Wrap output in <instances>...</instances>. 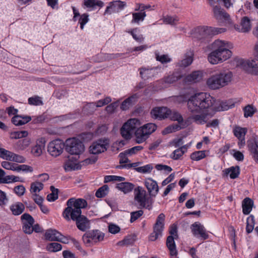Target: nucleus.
Wrapping results in <instances>:
<instances>
[{
  "label": "nucleus",
  "mask_w": 258,
  "mask_h": 258,
  "mask_svg": "<svg viewBox=\"0 0 258 258\" xmlns=\"http://www.w3.org/2000/svg\"><path fill=\"white\" fill-rule=\"evenodd\" d=\"M216 100L209 94L200 92L191 95L187 101L189 112L187 121L195 124L206 122L210 112L216 109Z\"/></svg>",
  "instance_id": "f257e3e1"
},
{
  "label": "nucleus",
  "mask_w": 258,
  "mask_h": 258,
  "mask_svg": "<svg viewBox=\"0 0 258 258\" xmlns=\"http://www.w3.org/2000/svg\"><path fill=\"white\" fill-rule=\"evenodd\" d=\"M87 205V202L84 199H70L67 201L68 207L64 210L62 216L67 221L71 219L76 221L77 228L85 231L89 228V223L87 218L81 215V209L85 208Z\"/></svg>",
  "instance_id": "f03ea898"
},
{
  "label": "nucleus",
  "mask_w": 258,
  "mask_h": 258,
  "mask_svg": "<svg viewBox=\"0 0 258 258\" xmlns=\"http://www.w3.org/2000/svg\"><path fill=\"white\" fill-rule=\"evenodd\" d=\"M214 50L208 55V59L209 62L213 64L221 63L232 55L230 49L232 48V45L227 42L220 40H215L213 43Z\"/></svg>",
  "instance_id": "7ed1b4c3"
},
{
  "label": "nucleus",
  "mask_w": 258,
  "mask_h": 258,
  "mask_svg": "<svg viewBox=\"0 0 258 258\" xmlns=\"http://www.w3.org/2000/svg\"><path fill=\"white\" fill-rule=\"evenodd\" d=\"M226 31L225 28H214L208 26H199L192 31L191 35L193 38L202 39L207 36L216 35Z\"/></svg>",
  "instance_id": "20e7f679"
},
{
  "label": "nucleus",
  "mask_w": 258,
  "mask_h": 258,
  "mask_svg": "<svg viewBox=\"0 0 258 258\" xmlns=\"http://www.w3.org/2000/svg\"><path fill=\"white\" fill-rule=\"evenodd\" d=\"M157 126L155 124L149 123L143 126L138 128L135 132V140L137 143L141 144L144 142L149 136L155 132Z\"/></svg>",
  "instance_id": "39448f33"
},
{
  "label": "nucleus",
  "mask_w": 258,
  "mask_h": 258,
  "mask_svg": "<svg viewBox=\"0 0 258 258\" xmlns=\"http://www.w3.org/2000/svg\"><path fill=\"white\" fill-rule=\"evenodd\" d=\"M135 201L141 208L150 209L152 202L147 196L146 191L141 186H138L134 190Z\"/></svg>",
  "instance_id": "423d86ee"
},
{
  "label": "nucleus",
  "mask_w": 258,
  "mask_h": 258,
  "mask_svg": "<svg viewBox=\"0 0 258 258\" xmlns=\"http://www.w3.org/2000/svg\"><path fill=\"white\" fill-rule=\"evenodd\" d=\"M66 143V150L71 155H79L84 151V144L76 138L68 139Z\"/></svg>",
  "instance_id": "0eeeda50"
},
{
  "label": "nucleus",
  "mask_w": 258,
  "mask_h": 258,
  "mask_svg": "<svg viewBox=\"0 0 258 258\" xmlns=\"http://www.w3.org/2000/svg\"><path fill=\"white\" fill-rule=\"evenodd\" d=\"M140 125V120L137 118H131L128 120L120 129L122 137L126 140L130 139L135 130Z\"/></svg>",
  "instance_id": "6e6552de"
},
{
  "label": "nucleus",
  "mask_w": 258,
  "mask_h": 258,
  "mask_svg": "<svg viewBox=\"0 0 258 258\" xmlns=\"http://www.w3.org/2000/svg\"><path fill=\"white\" fill-rule=\"evenodd\" d=\"M165 215L163 213L160 214L156 219V223L153 227V232L149 236L150 241H154L162 236V233L164 229Z\"/></svg>",
  "instance_id": "1a4fd4ad"
},
{
  "label": "nucleus",
  "mask_w": 258,
  "mask_h": 258,
  "mask_svg": "<svg viewBox=\"0 0 258 258\" xmlns=\"http://www.w3.org/2000/svg\"><path fill=\"white\" fill-rule=\"evenodd\" d=\"M109 145V141L107 138H102L93 142L89 147V152L97 155L106 151Z\"/></svg>",
  "instance_id": "9d476101"
},
{
  "label": "nucleus",
  "mask_w": 258,
  "mask_h": 258,
  "mask_svg": "<svg viewBox=\"0 0 258 258\" xmlns=\"http://www.w3.org/2000/svg\"><path fill=\"white\" fill-rule=\"evenodd\" d=\"M104 234L98 230L86 233L83 236V240L86 244H93L103 240Z\"/></svg>",
  "instance_id": "9b49d317"
},
{
  "label": "nucleus",
  "mask_w": 258,
  "mask_h": 258,
  "mask_svg": "<svg viewBox=\"0 0 258 258\" xmlns=\"http://www.w3.org/2000/svg\"><path fill=\"white\" fill-rule=\"evenodd\" d=\"M64 147L63 142L60 140H55L50 142L48 145V152L53 157H57L63 152Z\"/></svg>",
  "instance_id": "f8f14e48"
},
{
  "label": "nucleus",
  "mask_w": 258,
  "mask_h": 258,
  "mask_svg": "<svg viewBox=\"0 0 258 258\" xmlns=\"http://www.w3.org/2000/svg\"><path fill=\"white\" fill-rule=\"evenodd\" d=\"M190 229L193 235L202 240L209 238V234L205 227L200 222H196L190 226Z\"/></svg>",
  "instance_id": "ddd939ff"
},
{
  "label": "nucleus",
  "mask_w": 258,
  "mask_h": 258,
  "mask_svg": "<svg viewBox=\"0 0 258 258\" xmlns=\"http://www.w3.org/2000/svg\"><path fill=\"white\" fill-rule=\"evenodd\" d=\"M140 74L143 79L148 80L156 77L161 72L160 67L141 68L139 69Z\"/></svg>",
  "instance_id": "4468645a"
},
{
  "label": "nucleus",
  "mask_w": 258,
  "mask_h": 258,
  "mask_svg": "<svg viewBox=\"0 0 258 258\" xmlns=\"http://www.w3.org/2000/svg\"><path fill=\"white\" fill-rule=\"evenodd\" d=\"M247 132L245 127L239 126H235L233 129L234 135L238 139V146L240 149L242 148L245 145V136Z\"/></svg>",
  "instance_id": "2eb2a0df"
},
{
  "label": "nucleus",
  "mask_w": 258,
  "mask_h": 258,
  "mask_svg": "<svg viewBox=\"0 0 258 258\" xmlns=\"http://www.w3.org/2000/svg\"><path fill=\"white\" fill-rule=\"evenodd\" d=\"M23 221V229L25 233L31 234L33 232V225L34 223L33 218L29 214L25 213L21 216Z\"/></svg>",
  "instance_id": "dca6fc26"
},
{
  "label": "nucleus",
  "mask_w": 258,
  "mask_h": 258,
  "mask_svg": "<svg viewBox=\"0 0 258 258\" xmlns=\"http://www.w3.org/2000/svg\"><path fill=\"white\" fill-rule=\"evenodd\" d=\"M125 5L126 4L125 2L120 1H115L110 2L104 13L105 14H111L113 13H117L123 9Z\"/></svg>",
  "instance_id": "f3484780"
},
{
  "label": "nucleus",
  "mask_w": 258,
  "mask_h": 258,
  "mask_svg": "<svg viewBox=\"0 0 258 258\" xmlns=\"http://www.w3.org/2000/svg\"><path fill=\"white\" fill-rule=\"evenodd\" d=\"M241 65L247 72L252 74L258 75V65L254 60H243Z\"/></svg>",
  "instance_id": "a211bd4d"
},
{
  "label": "nucleus",
  "mask_w": 258,
  "mask_h": 258,
  "mask_svg": "<svg viewBox=\"0 0 258 258\" xmlns=\"http://www.w3.org/2000/svg\"><path fill=\"white\" fill-rule=\"evenodd\" d=\"M168 112H170V109L166 107H159L153 108L151 112V115L155 118H167Z\"/></svg>",
  "instance_id": "6ab92c4d"
},
{
  "label": "nucleus",
  "mask_w": 258,
  "mask_h": 258,
  "mask_svg": "<svg viewBox=\"0 0 258 258\" xmlns=\"http://www.w3.org/2000/svg\"><path fill=\"white\" fill-rule=\"evenodd\" d=\"M217 74L222 87L228 85L233 78L232 73L228 70L222 71Z\"/></svg>",
  "instance_id": "aec40b11"
},
{
  "label": "nucleus",
  "mask_w": 258,
  "mask_h": 258,
  "mask_svg": "<svg viewBox=\"0 0 258 258\" xmlns=\"http://www.w3.org/2000/svg\"><path fill=\"white\" fill-rule=\"evenodd\" d=\"M64 168L67 171L78 170L81 169V165L77 163L76 158L69 156L64 164Z\"/></svg>",
  "instance_id": "412c9836"
},
{
  "label": "nucleus",
  "mask_w": 258,
  "mask_h": 258,
  "mask_svg": "<svg viewBox=\"0 0 258 258\" xmlns=\"http://www.w3.org/2000/svg\"><path fill=\"white\" fill-rule=\"evenodd\" d=\"M208 87L213 90H216L222 88V85L217 73L210 76L206 81Z\"/></svg>",
  "instance_id": "4be33fe9"
},
{
  "label": "nucleus",
  "mask_w": 258,
  "mask_h": 258,
  "mask_svg": "<svg viewBox=\"0 0 258 258\" xmlns=\"http://www.w3.org/2000/svg\"><path fill=\"white\" fill-rule=\"evenodd\" d=\"M145 185L147 188L149 192L152 196H155L158 194L159 187L157 182L151 178L146 179L145 181Z\"/></svg>",
  "instance_id": "5701e85b"
},
{
  "label": "nucleus",
  "mask_w": 258,
  "mask_h": 258,
  "mask_svg": "<svg viewBox=\"0 0 258 258\" xmlns=\"http://www.w3.org/2000/svg\"><path fill=\"white\" fill-rule=\"evenodd\" d=\"M45 141L44 138H40L36 141V145L32 147L31 153L36 157L40 156L44 149Z\"/></svg>",
  "instance_id": "b1692460"
},
{
  "label": "nucleus",
  "mask_w": 258,
  "mask_h": 258,
  "mask_svg": "<svg viewBox=\"0 0 258 258\" xmlns=\"http://www.w3.org/2000/svg\"><path fill=\"white\" fill-rule=\"evenodd\" d=\"M213 11L215 18L218 21H226L229 19V14L219 6L214 7Z\"/></svg>",
  "instance_id": "393cba45"
},
{
  "label": "nucleus",
  "mask_w": 258,
  "mask_h": 258,
  "mask_svg": "<svg viewBox=\"0 0 258 258\" xmlns=\"http://www.w3.org/2000/svg\"><path fill=\"white\" fill-rule=\"evenodd\" d=\"M234 28L239 32H248L251 29L250 20L247 17H243L241 19L240 25H235Z\"/></svg>",
  "instance_id": "a878e982"
},
{
  "label": "nucleus",
  "mask_w": 258,
  "mask_h": 258,
  "mask_svg": "<svg viewBox=\"0 0 258 258\" xmlns=\"http://www.w3.org/2000/svg\"><path fill=\"white\" fill-rule=\"evenodd\" d=\"M202 72L194 71L185 77L184 81L187 83H195L200 81L202 79Z\"/></svg>",
  "instance_id": "bb28decb"
},
{
  "label": "nucleus",
  "mask_w": 258,
  "mask_h": 258,
  "mask_svg": "<svg viewBox=\"0 0 258 258\" xmlns=\"http://www.w3.org/2000/svg\"><path fill=\"white\" fill-rule=\"evenodd\" d=\"M138 95L137 94H135L125 99L121 104L120 109L122 110H126L129 109L130 107L134 105L137 101L138 99Z\"/></svg>",
  "instance_id": "cd10ccee"
},
{
  "label": "nucleus",
  "mask_w": 258,
  "mask_h": 258,
  "mask_svg": "<svg viewBox=\"0 0 258 258\" xmlns=\"http://www.w3.org/2000/svg\"><path fill=\"white\" fill-rule=\"evenodd\" d=\"M181 77L182 75L180 72H174L164 77L162 79V81L165 84H171L180 80Z\"/></svg>",
  "instance_id": "c85d7f7f"
},
{
  "label": "nucleus",
  "mask_w": 258,
  "mask_h": 258,
  "mask_svg": "<svg viewBox=\"0 0 258 258\" xmlns=\"http://www.w3.org/2000/svg\"><path fill=\"white\" fill-rule=\"evenodd\" d=\"M248 147L253 160L258 164V142L256 141H250L248 143Z\"/></svg>",
  "instance_id": "c756f323"
},
{
  "label": "nucleus",
  "mask_w": 258,
  "mask_h": 258,
  "mask_svg": "<svg viewBox=\"0 0 258 258\" xmlns=\"http://www.w3.org/2000/svg\"><path fill=\"white\" fill-rule=\"evenodd\" d=\"M31 120L30 116L15 115L12 118V123L17 126L22 125L29 122Z\"/></svg>",
  "instance_id": "7c9ffc66"
},
{
  "label": "nucleus",
  "mask_w": 258,
  "mask_h": 258,
  "mask_svg": "<svg viewBox=\"0 0 258 258\" xmlns=\"http://www.w3.org/2000/svg\"><path fill=\"white\" fill-rule=\"evenodd\" d=\"M253 201L249 198H245L242 202V212L244 215H248L252 209Z\"/></svg>",
  "instance_id": "2f4dec72"
},
{
  "label": "nucleus",
  "mask_w": 258,
  "mask_h": 258,
  "mask_svg": "<svg viewBox=\"0 0 258 258\" xmlns=\"http://www.w3.org/2000/svg\"><path fill=\"white\" fill-rule=\"evenodd\" d=\"M60 233L55 229H49L46 231L44 237L45 239L49 241H56L59 240Z\"/></svg>",
  "instance_id": "473e14b6"
},
{
  "label": "nucleus",
  "mask_w": 258,
  "mask_h": 258,
  "mask_svg": "<svg viewBox=\"0 0 258 258\" xmlns=\"http://www.w3.org/2000/svg\"><path fill=\"white\" fill-rule=\"evenodd\" d=\"M194 53L191 51H188L184 55L185 58L178 62V66L185 68L189 66L193 61Z\"/></svg>",
  "instance_id": "72a5a7b5"
},
{
  "label": "nucleus",
  "mask_w": 258,
  "mask_h": 258,
  "mask_svg": "<svg viewBox=\"0 0 258 258\" xmlns=\"http://www.w3.org/2000/svg\"><path fill=\"white\" fill-rule=\"evenodd\" d=\"M116 188L125 194L131 192L134 189V184L131 182H124L116 184Z\"/></svg>",
  "instance_id": "f704fd0d"
},
{
  "label": "nucleus",
  "mask_w": 258,
  "mask_h": 258,
  "mask_svg": "<svg viewBox=\"0 0 258 258\" xmlns=\"http://www.w3.org/2000/svg\"><path fill=\"white\" fill-rule=\"evenodd\" d=\"M216 111V109H215L214 110H213V111L210 112V116L208 117V118L207 119V120H206V122L204 123L203 124H197L198 125L206 124L207 127H213L214 128L217 127L219 124V121L218 119H214L211 121H210V119L214 116Z\"/></svg>",
  "instance_id": "c9c22d12"
},
{
  "label": "nucleus",
  "mask_w": 258,
  "mask_h": 258,
  "mask_svg": "<svg viewBox=\"0 0 258 258\" xmlns=\"http://www.w3.org/2000/svg\"><path fill=\"white\" fill-rule=\"evenodd\" d=\"M166 245L171 256H175L177 254L176 245L173 236H168L167 238Z\"/></svg>",
  "instance_id": "e433bc0d"
},
{
  "label": "nucleus",
  "mask_w": 258,
  "mask_h": 258,
  "mask_svg": "<svg viewBox=\"0 0 258 258\" xmlns=\"http://www.w3.org/2000/svg\"><path fill=\"white\" fill-rule=\"evenodd\" d=\"M24 209V205L21 202L15 203L10 207V210L14 215H20L23 213Z\"/></svg>",
  "instance_id": "4c0bfd02"
},
{
  "label": "nucleus",
  "mask_w": 258,
  "mask_h": 258,
  "mask_svg": "<svg viewBox=\"0 0 258 258\" xmlns=\"http://www.w3.org/2000/svg\"><path fill=\"white\" fill-rule=\"evenodd\" d=\"M187 147L188 146L186 145H183L180 148L176 149L171 154L170 156L171 158L174 160L179 159L185 152H186Z\"/></svg>",
  "instance_id": "58836bf2"
},
{
  "label": "nucleus",
  "mask_w": 258,
  "mask_h": 258,
  "mask_svg": "<svg viewBox=\"0 0 258 258\" xmlns=\"http://www.w3.org/2000/svg\"><path fill=\"white\" fill-rule=\"evenodd\" d=\"M133 37V38L138 42L142 43L144 40L143 35L141 34L140 30L139 28H136L128 31Z\"/></svg>",
  "instance_id": "ea45409f"
},
{
  "label": "nucleus",
  "mask_w": 258,
  "mask_h": 258,
  "mask_svg": "<svg viewBox=\"0 0 258 258\" xmlns=\"http://www.w3.org/2000/svg\"><path fill=\"white\" fill-rule=\"evenodd\" d=\"M31 143L30 139L24 138L19 140L15 144V148L18 150H24L30 145Z\"/></svg>",
  "instance_id": "a19ab883"
},
{
  "label": "nucleus",
  "mask_w": 258,
  "mask_h": 258,
  "mask_svg": "<svg viewBox=\"0 0 258 258\" xmlns=\"http://www.w3.org/2000/svg\"><path fill=\"white\" fill-rule=\"evenodd\" d=\"M225 174H229L230 178L235 179L237 178L240 174V168L239 166H232L225 170Z\"/></svg>",
  "instance_id": "79ce46f5"
},
{
  "label": "nucleus",
  "mask_w": 258,
  "mask_h": 258,
  "mask_svg": "<svg viewBox=\"0 0 258 258\" xmlns=\"http://www.w3.org/2000/svg\"><path fill=\"white\" fill-rule=\"evenodd\" d=\"M111 100H112L110 97L107 96L104 99H100L96 102H91L89 103L88 105L90 107L95 106L96 107H100L110 103Z\"/></svg>",
  "instance_id": "37998d69"
},
{
  "label": "nucleus",
  "mask_w": 258,
  "mask_h": 258,
  "mask_svg": "<svg viewBox=\"0 0 258 258\" xmlns=\"http://www.w3.org/2000/svg\"><path fill=\"white\" fill-rule=\"evenodd\" d=\"M84 4L86 7L93 9L96 6L101 8L104 6V3L102 1L98 0H84Z\"/></svg>",
  "instance_id": "c03bdc74"
},
{
  "label": "nucleus",
  "mask_w": 258,
  "mask_h": 258,
  "mask_svg": "<svg viewBox=\"0 0 258 258\" xmlns=\"http://www.w3.org/2000/svg\"><path fill=\"white\" fill-rule=\"evenodd\" d=\"M146 16L145 12L134 13H133V19L131 21L132 23L139 24L140 21H143Z\"/></svg>",
  "instance_id": "a18cd8bd"
},
{
  "label": "nucleus",
  "mask_w": 258,
  "mask_h": 258,
  "mask_svg": "<svg viewBox=\"0 0 258 258\" xmlns=\"http://www.w3.org/2000/svg\"><path fill=\"white\" fill-rule=\"evenodd\" d=\"M124 54L121 53H102L100 54L102 57L101 61H108L119 57H121Z\"/></svg>",
  "instance_id": "49530a36"
},
{
  "label": "nucleus",
  "mask_w": 258,
  "mask_h": 258,
  "mask_svg": "<svg viewBox=\"0 0 258 258\" xmlns=\"http://www.w3.org/2000/svg\"><path fill=\"white\" fill-rule=\"evenodd\" d=\"M167 118L174 121H177L179 123L183 121V117L181 115L175 110H170V112H168Z\"/></svg>",
  "instance_id": "de8ad7c7"
},
{
  "label": "nucleus",
  "mask_w": 258,
  "mask_h": 258,
  "mask_svg": "<svg viewBox=\"0 0 258 258\" xmlns=\"http://www.w3.org/2000/svg\"><path fill=\"white\" fill-rule=\"evenodd\" d=\"M135 236L128 235L122 240L118 242V245L120 246H128L133 245L135 242Z\"/></svg>",
  "instance_id": "09e8293b"
},
{
  "label": "nucleus",
  "mask_w": 258,
  "mask_h": 258,
  "mask_svg": "<svg viewBox=\"0 0 258 258\" xmlns=\"http://www.w3.org/2000/svg\"><path fill=\"white\" fill-rule=\"evenodd\" d=\"M43 188V184L40 181H35L31 184L30 191L33 194H36Z\"/></svg>",
  "instance_id": "8fccbe9b"
},
{
  "label": "nucleus",
  "mask_w": 258,
  "mask_h": 258,
  "mask_svg": "<svg viewBox=\"0 0 258 258\" xmlns=\"http://www.w3.org/2000/svg\"><path fill=\"white\" fill-rule=\"evenodd\" d=\"M255 222H254V217L250 215L247 218L246 221V231L247 233H251L254 226Z\"/></svg>",
  "instance_id": "3c124183"
},
{
  "label": "nucleus",
  "mask_w": 258,
  "mask_h": 258,
  "mask_svg": "<svg viewBox=\"0 0 258 258\" xmlns=\"http://www.w3.org/2000/svg\"><path fill=\"white\" fill-rule=\"evenodd\" d=\"M46 249L50 252H55L60 251L62 249V246L58 243L52 242L47 245Z\"/></svg>",
  "instance_id": "603ef678"
},
{
  "label": "nucleus",
  "mask_w": 258,
  "mask_h": 258,
  "mask_svg": "<svg viewBox=\"0 0 258 258\" xmlns=\"http://www.w3.org/2000/svg\"><path fill=\"white\" fill-rule=\"evenodd\" d=\"M163 20L165 24L174 25L179 21V19L176 16H171L167 15L163 18Z\"/></svg>",
  "instance_id": "864d4df0"
},
{
  "label": "nucleus",
  "mask_w": 258,
  "mask_h": 258,
  "mask_svg": "<svg viewBox=\"0 0 258 258\" xmlns=\"http://www.w3.org/2000/svg\"><path fill=\"white\" fill-rule=\"evenodd\" d=\"M28 103L31 105L40 106L43 104L42 98L38 96L29 98Z\"/></svg>",
  "instance_id": "5fc2aeb1"
},
{
  "label": "nucleus",
  "mask_w": 258,
  "mask_h": 258,
  "mask_svg": "<svg viewBox=\"0 0 258 258\" xmlns=\"http://www.w3.org/2000/svg\"><path fill=\"white\" fill-rule=\"evenodd\" d=\"M206 157L205 151H199L192 153L190 158L192 160L199 161Z\"/></svg>",
  "instance_id": "6e6d98bb"
},
{
  "label": "nucleus",
  "mask_w": 258,
  "mask_h": 258,
  "mask_svg": "<svg viewBox=\"0 0 258 258\" xmlns=\"http://www.w3.org/2000/svg\"><path fill=\"white\" fill-rule=\"evenodd\" d=\"M51 193L47 196V200L49 202H53L58 199V189L55 188L54 186H50Z\"/></svg>",
  "instance_id": "4d7b16f0"
},
{
  "label": "nucleus",
  "mask_w": 258,
  "mask_h": 258,
  "mask_svg": "<svg viewBox=\"0 0 258 258\" xmlns=\"http://www.w3.org/2000/svg\"><path fill=\"white\" fill-rule=\"evenodd\" d=\"M125 180V178L117 175H106L104 177V183L111 181H122Z\"/></svg>",
  "instance_id": "13d9d810"
},
{
  "label": "nucleus",
  "mask_w": 258,
  "mask_h": 258,
  "mask_svg": "<svg viewBox=\"0 0 258 258\" xmlns=\"http://www.w3.org/2000/svg\"><path fill=\"white\" fill-rule=\"evenodd\" d=\"M108 186L107 185H104L96 191L95 196L97 198L104 197L108 194Z\"/></svg>",
  "instance_id": "bf43d9fd"
},
{
  "label": "nucleus",
  "mask_w": 258,
  "mask_h": 258,
  "mask_svg": "<svg viewBox=\"0 0 258 258\" xmlns=\"http://www.w3.org/2000/svg\"><path fill=\"white\" fill-rule=\"evenodd\" d=\"M153 168L152 164H149L146 165L139 167L135 168V170L140 173H150Z\"/></svg>",
  "instance_id": "052dcab7"
},
{
  "label": "nucleus",
  "mask_w": 258,
  "mask_h": 258,
  "mask_svg": "<svg viewBox=\"0 0 258 258\" xmlns=\"http://www.w3.org/2000/svg\"><path fill=\"white\" fill-rule=\"evenodd\" d=\"M13 152L4 148H0V157L7 160H11Z\"/></svg>",
  "instance_id": "680f3d73"
},
{
  "label": "nucleus",
  "mask_w": 258,
  "mask_h": 258,
  "mask_svg": "<svg viewBox=\"0 0 258 258\" xmlns=\"http://www.w3.org/2000/svg\"><path fill=\"white\" fill-rule=\"evenodd\" d=\"M28 133L26 131L14 132L11 133V138L14 139H18L26 137Z\"/></svg>",
  "instance_id": "e2e57ef3"
},
{
  "label": "nucleus",
  "mask_w": 258,
  "mask_h": 258,
  "mask_svg": "<svg viewBox=\"0 0 258 258\" xmlns=\"http://www.w3.org/2000/svg\"><path fill=\"white\" fill-rule=\"evenodd\" d=\"M155 167L158 171L163 172L164 173L166 174L170 172L172 170L170 166L162 164H156Z\"/></svg>",
  "instance_id": "0e129e2a"
},
{
  "label": "nucleus",
  "mask_w": 258,
  "mask_h": 258,
  "mask_svg": "<svg viewBox=\"0 0 258 258\" xmlns=\"http://www.w3.org/2000/svg\"><path fill=\"white\" fill-rule=\"evenodd\" d=\"M243 111L244 116L245 117H251L253 115L255 109L251 105H248L244 108Z\"/></svg>",
  "instance_id": "69168bd1"
},
{
  "label": "nucleus",
  "mask_w": 258,
  "mask_h": 258,
  "mask_svg": "<svg viewBox=\"0 0 258 258\" xmlns=\"http://www.w3.org/2000/svg\"><path fill=\"white\" fill-rule=\"evenodd\" d=\"M89 15L85 13L80 16L79 20V23L80 24V28L82 30L84 29L85 25L89 22Z\"/></svg>",
  "instance_id": "338daca9"
},
{
  "label": "nucleus",
  "mask_w": 258,
  "mask_h": 258,
  "mask_svg": "<svg viewBox=\"0 0 258 258\" xmlns=\"http://www.w3.org/2000/svg\"><path fill=\"white\" fill-rule=\"evenodd\" d=\"M119 103V101L117 100V101L114 102L108 105L105 108L106 111L108 113H113L118 106Z\"/></svg>",
  "instance_id": "774afa93"
}]
</instances>
